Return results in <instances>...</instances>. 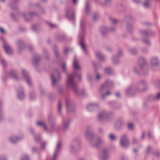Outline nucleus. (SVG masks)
<instances>
[{"instance_id":"obj_1","label":"nucleus","mask_w":160,"mask_h":160,"mask_svg":"<svg viewBox=\"0 0 160 160\" xmlns=\"http://www.w3.org/2000/svg\"><path fill=\"white\" fill-rule=\"evenodd\" d=\"M73 68L75 71H81V67L79 66L76 57H75L73 63ZM76 76L80 81H81V75L79 73L76 71L72 74L69 75H67V86L68 87L72 89L75 94L78 96H84L86 95V91L84 89H82L81 91L79 90L78 86L76 82L73 81V78Z\"/></svg>"},{"instance_id":"obj_2","label":"nucleus","mask_w":160,"mask_h":160,"mask_svg":"<svg viewBox=\"0 0 160 160\" xmlns=\"http://www.w3.org/2000/svg\"><path fill=\"white\" fill-rule=\"evenodd\" d=\"M93 130V128L92 126L89 125L87 127L85 136L88 141L90 146L92 148H95L103 145L105 144L104 139L100 137L95 138Z\"/></svg>"},{"instance_id":"obj_3","label":"nucleus","mask_w":160,"mask_h":160,"mask_svg":"<svg viewBox=\"0 0 160 160\" xmlns=\"http://www.w3.org/2000/svg\"><path fill=\"white\" fill-rule=\"evenodd\" d=\"M85 30V23L83 20H81L80 24V30L79 33V44L83 52L85 54H88V51L84 43Z\"/></svg>"},{"instance_id":"obj_4","label":"nucleus","mask_w":160,"mask_h":160,"mask_svg":"<svg viewBox=\"0 0 160 160\" xmlns=\"http://www.w3.org/2000/svg\"><path fill=\"white\" fill-rule=\"evenodd\" d=\"M139 33L142 36V41L147 45H151V42L149 40L145 37L148 36H151L152 34H154V33L152 31H148L145 30H142L139 31Z\"/></svg>"},{"instance_id":"obj_5","label":"nucleus","mask_w":160,"mask_h":160,"mask_svg":"<svg viewBox=\"0 0 160 160\" xmlns=\"http://www.w3.org/2000/svg\"><path fill=\"white\" fill-rule=\"evenodd\" d=\"M51 78L52 82V86L54 87L61 80V77L57 69L55 70L51 74Z\"/></svg>"},{"instance_id":"obj_6","label":"nucleus","mask_w":160,"mask_h":160,"mask_svg":"<svg viewBox=\"0 0 160 160\" xmlns=\"http://www.w3.org/2000/svg\"><path fill=\"white\" fill-rule=\"evenodd\" d=\"M66 105L67 111L68 112H73L76 110L75 102L71 100L69 98L66 100Z\"/></svg>"},{"instance_id":"obj_7","label":"nucleus","mask_w":160,"mask_h":160,"mask_svg":"<svg viewBox=\"0 0 160 160\" xmlns=\"http://www.w3.org/2000/svg\"><path fill=\"white\" fill-rule=\"evenodd\" d=\"M147 88V82L143 80H141L138 81L135 86V89L137 91H144L146 90Z\"/></svg>"},{"instance_id":"obj_8","label":"nucleus","mask_w":160,"mask_h":160,"mask_svg":"<svg viewBox=\"0 0 160 160\" xmlns=\"http://www.w3.org/2000/svg\"><path fill=\"white\" fill-rule=\"evenodd\" d=\"M62 142L60 141H58L56 145V148L54 151L53 157L50 160H56L58 156L59 155L62 148Z\"/></svg>"},{"instance_id":"obj_9","label":"nucleus","mask_w":160,"mask_h":160,"mask_svg":"<svg viewBox=\"0 0 160 160\" xmlns=\"http://www.w3.org/2000/svg\"><path fill=\"white\" fill-rule=\"evenodd\" d=\"M1 39L2 42L3 47L6 54L9 55L12 54L13 51L10 46L4 39L2 38Z\"/></svg>"},{"instance_id":"obj_10","label":"nucleus","mask_w":160,"mask_h":160,"mask_svg":"<svg viewBox=\"0 0 160 160\" xmlns=\"http://www.w3.org/2000/svg\"><path fill=\"white\" fill-rule=\"evenodd\" d=\"M65 15L68 20L74 23L75 20V16L74 12L73 10L70 9L68 8L66 11Z\"/></svg>"},{"instance_id":"obj_11","label":"nucleus","mask_w":160,"mask_h":160,"mask_svg":"<svg viewBox=\"0 0 160 160\" xmlns=\"http://www.w3.org/2000/svg\"><path fill=\"white\" fill-rule=\"evenodd\" d=\"M120 144L122 147L124 148H127L129 146L130 142L126 134L123 135L121 136Z\"/></svg>"},{"instance_id":"obj_12","label":"nucleus","mask_w":160,"mask_h":160,"mask_svg":"<svg viewBox=\"0 0 160 160\" xmlns=\"http://www.w3.org/2000/svg\"><path fill=\"white\" fill-rule=\"evenodd\" d=\"M106 87V85L103 84L101 85L100 89L99 92L102 95L101 98L103 99H104L107 96L111 94V93L109 91H107L105 93Z\"/></svg>"},{"instance_id":"obj_13","label":"nucleus","mask_w":160,"mask_h":160,"mask_svg":"<svg viewBox=\"0 0 160 160\" xmlns=\"http://www.w3.org/2000/svg\"><path fill=\"white\" fill-rule=\"evenodd\" d=\"M71 121V119L69 118H63L62 122V128L63 131H66L69 129Z\"/></svg>"},{"instance_id":"obj_14","label":"nucleus","mask_w":160,"mask_h":160,"mask_svg":"<svg viewBox=\"0 0 160 160\" xmlns=\"http://www.w3.org/2000/svg\"><path fill=\"white\" fill-rule=\"evenodd\" d=\"M79 143V140L77 138L73 139L70 145V151L72 153H74Z\"/></svg>"},{"instance_id":"obj_15","label":"nucleus","mask_w":160,"mask_h":160,"mask_svg":"<svg viewBox=\"0 0 160 160\" xmlns=\"http://www.w3.org/2000/svg\"><path fill=\"white\" fill-rule=\"evenodd\" d=\"M110 157L108 149L104 148L102 150V154L100 155L99 158L102 160H109Z\"/></svg>"},{"instance_id":"obj_16","label":"nucleus","mask_w":160,"mask_h":160,"mask_svg":"<svg viewBox=\"0 0 160 160\" xmlns=\"http://www.w3.org/2000/svg\"><path fill=\"white\" fill-rule=\"evenodd\" d=\"M22 76L26 80L27 83L29 86H31V80L28 72L25 69H23L22 70Z\"/></svg>"},{"instance_id":"obj_17","label":"nucleus","mask_w":160,"mask_h":160,"mask_svg":"<svg viewBox=\"0 0 160 160\" xmlns=\"http://www.w3.org/2000/svg\"><path fill=\"white\" fill-rule=\"evenodd\" d=\"M137 90L135 89V86L131 85L129 86L125 91L126 94L129 96H133L136 93Z\"/></svg>"},{"instance_id":"obj_18","label":"nucleus","mask_w":160,"mask_h":160,"mask_svg":"<svg viewBox=\"0 0 160 160\" xmlns=\"http://www.w3.org/2000/svg\"><path fill=\"white\" fill-rule=\"evenodd\" d=\"M21 15L26 21H30L32 20L33 17L38 16V14L36 12H30L29 14H26L25 12H22Z\"/></svg>"},{"instance_id":"obj_19","label":"nucleus","mask_w":160,"mask_h":160,"mask_svg":"<svg viewBox=\"0 0 160 160\" xmlns=\"http://www.w3.org/2000/svg\"><path fill=\"white\" fill-rule=\"evenodd\" d=\"M150 63L152 67H155L158 66L160 64L159 58L157 57H152L150 59Z\"/></svg>"},{"instance_id":"obj_20","label":"nucleus","mask_w":160,"mask_h":160,"mask_svg":"<svg viewBox=\"0 0 160 160\" xmlns=\"http://www.w3.org/2000/svg\"><path fill=\"white\" fill-rule=\"evenodd\" d=\"M109 19L111 24L110 29L112 31H114L116 30L115 26L118 24L119 20L116 18L110 17L109 18Z\"/></svg>"},{"instance_id":"obj_21","label":"nucleus","mask_w":160,"mask_h":160,"mask_svg":"<svg viewBox=\"0 0 160 160\" xmlns=\"http://www.w3.org/2000/svg\"><path fill=\"white\" fill-rule=\"evenodd\" d=\"M110 114L105 110L101 111L98 115V119L100 121L108 118Z\"/></svg>"},{"instance_id":"obj_22","label":"nucleus","mask_w":160,"mask_h":160,"mask_svg":"<svg viewBox=\"0 0 160 160\" xmlns=\"http://www.w3.org/2000/svg\"><path fill=\"white\" fill-rule=\"evenodd\" d=\"M99 105L97 103H91L88 105L87 106V110L90 112L94 111L96 108L98 107Z\"/></svg>"},{"instance_id":"obj_23","label":"nucleus","mask_w":160,"mask_h":160,"mask_svg":"<svg viewBox=\"0 0 160 160\" xmlns=\"http://www.w3.org/2000/svg\"><path fill=\"white\" fill-rule=\"evenodd\" d=\"M17 96L18 98L20 100H22L25 98V95L24 94L23 88L22 87L20 88L17 90Z\"/></svg>"},{"instance_id":"obj_24","label":"nucleus","mask_w":160,"mask_h":160,"mask_svg":"<svg viewBox=\"0 0 160 160\" xmlns=\"http://www.w3.org/2000/svg\"><path fill=\"white\" fill-rule=\"evenodd\" d=\"M41 60V57L40 55L38 54L35 55L33 57V59L32 61V63L34 65L36 66Z\"/></svg>"},{"instance_id":"obj_25","label":"nucleus","mask_w":160,"mask_h":160,"mask_svg":"<svg viewBox=\"0 0 160 160\" xmlns=\"http://www.w3.org/2000/svg\"><path fill=\"white\" fill-rule=\"evenodd\" d=\"M138 63L141 68H143L146 64L145 59L142 57H140L139 58L138 60Z\"/></svg>"},{"instance_id":"obj_26","label":"nucleus","mask_w":160,"mask_h":160,"mask_svg":"<svg viewBox=\"0 0 160 160\" xmlns=\"http://www.w3.org/2000/svg\"><path fill=\"white\" fill-rule=\"evenodd\" d=\"M128 51L131 54L133 55H136L138 52V50L134 47H132L129 48Z\"/></svg>"},{"instance_id":"obj_27","label":"nucleus","mask_w":160,"mask_h":160,"mask_svg":"<svg viewBox=\"0 0 160 160\" xmlns=\"http://www.w3.org/2000/svg\"><path fill=\"white\" fill-rule=\"evenodd\" d=\"M127 30L130 33H132L134 31V28L132 25L129 23H127L126 25Z\"/></svg>"},{"instance_id":"obj_28","label":"nucleus","mask_w":160,"mask_h":160,"mask_svg":"<svg viewBox=\"0 0 160 160\" xmlns=\"http://www.w3.org/2000/svg\"><path fill=\"white\" fill-rule=\"evenodd\" d=\"M18 0H13L9 4L10 6L12 9H15L17 7V2Z\"/></svg>"},{"instance_id":"obj_29","label":"nucleus","mask_w":160,"mask_h":160,"mask_svg":"<svg viewBox=\"0 0 160 160\" xmlns=\"http://www.w3.org/2000/svg\"><path fill=\"white\" fill-rule=\"evenodd\" d=\"M100 31L102 35L103 36L106 35L108 32L107 28L105 27H102L100 29Z\"/></svg>"},{"instance_id":"obj_30","label":"nucleus","mask_w":160,"mask_h":160,"mask_svg":"<svg viewBox=\"0 0 160 160\" xmlns=\"http://www.w3.org/2000/svg\"><path fill=\"white\" fill-rule=\"evenodd\" d=\"M124 19L125 20H128L129 22H132L135 20V18L133 16L128 15L125 16L124 17Z\"/></svg>"},{"instance_id":"obj_31","label":"nucleus","mask_w":160,"mask_h":160,"mask_svg":"<svg viewBox=\"0 0 160 160\" xmlns=\"http://www.w3.org/2000/svg\"><path fill=\"white\" fill-rule=\"evenodd\" d=\"M104 72L108 75H110L113 73V70L110 67H106L104 69Z\"/></svg>"},{"instance_id":"obj_32","label":"nucleus","mask_w":160,"mask_h":160,"mask_svg":"<svg viewBox=\"0 0 160 160\" xmlns=\"http://www.w3.org/2000/svg\"><path fill=\"white\" fill-rule=\"evenodd\" d=\"M124 124L123 122L121 120H118L117 121L116 123V127L119 129Z\"/></svg>"},{"instance_id":"obj_33","label":"nucleus","mask_w":160,"mask_h":160,"mask_svg":"<svg viewBox=\"0 0 160 160\" xmlns=\"http://www.w3.org/2000/svg\"><path fill=\"white\" fill-rule=\"evenodd\" d=\"M104 84H105L106 86L112 87L114 86V82L112 80L108 79L106 80Z\"/></svg>"},{"instance_id":"obj_34","label":"nucleus","mask_w":160,"mask_h":160,"mask_svg":"<svg viewBox=\"0 0 160 160\" xmlns=\"http://www.w3.org/2000/svg\"><path fill=\"white\" fill-rule=\"evenodd\" d=\"M17 45L18 48L20 49H22L24 47V44L23 41L20 40H18L17 41Z\"/></svg>"},{"instance_id":"obj_35","label":"nucleus","mask_w":160,"mask_h":160,"mask_svg":"<svg viewBox=\"0 0 160 160\" xmlns=\"http://www.w3.org/2000/svg\"><path fill=\"white\" fill-rule=\"evenodd\" d=\"M10 76L13 79L17 80L18 78L16 75V72L15 70L11 71L9 73Z\"/></svg>"},{"instance_id":"obj_36","label":"nucleus","mask_w":160,"mask_h":160,"mask_svg":"<svg viewBox=\"0 0 160 160\" xmlns=\"http://www.w3.org/2000/svg\"><path fill=\"white\" fill-rule=\"evenodd\" d=\"M96 57L100 60L103 61L104 59V57L102 55L101 52L99 51H97L96 52Z\"/></svg>"},{"instance_id":"obj_37","label":"nucleus","mask_w":160,"mask_h":160,"mask_svg":"<svg viewBox=\"0 0 160 160\" xmlns=\"http://www.w3.org/2000/svg\"><path fill=\"white\" fill-rule=\"evenodd\" d=\"M20 138L15 136H12L10 138V141L12 143L14 144Z\"/></svg>"},{"instance_id":"obj_38","label":"nucleus","mask_w":160,"mask_h":160,"mask_svg":"<svg viewBox=\"0 0 160 160\" xmlns=\"http://www.w3.org/2000/svg\"><path fill=\"white\" fill-rule=\"evenodd\" d=\"M112 61L113 64H117L119 63V58L115 56H113L112 58Z\"/></svg>"},{"instance_id":"obj_39","label":"nucleus","mask_w":160,"mask_h":160,"mask_svg":"<svg viewBox=\"0 0 160 160\" xmlns=\"http://www.w3.org/2000/svg\"><path fill=\"white\" fill-rule=\"evenodd\" d=\"M37 125L40 127L42 128L45 131H48V128L46 127V125L44 123L41 122H37Z\"/></svg>"},{"instance_id":"obj_40","label":"nucleus","mask_w":160,"mask_h":160,"mask_svg":"<svg viewBox=\"0 0 160 160\" xmlns=\"http://www.w3.org/2000/svg\"><path fill=\"white\" fill-rule=\"evenodd\" d=\"M65 38V36L61 34L58 35L56 37V39L57 40L60 41H63L64 40Z\"/></svg>"},{"instance_id":"obj_41","label":"nucleus","mask_w":160,"mask_h":160,"mask_svg":"<svg viewBox=\"0 0 160 160\" xmlns=\"http://www.w3.org/2000/svg\"><path fill=\"white\" fill-rule=\"evenodd\" d=\"M151 0H145L143 2V5L146 8H149Z\"/></svg>"},{"instance_id":"obj_42","label":"nucleus","mask_w":160,"mask_h":160,"mask_svg":"<svg viewBox=\"0 0 160 160\" xmlns=\"http://www.w3.org/2000/svg\"><path fill=\"white\" fill-rule=\"evenodd\" d=\"M108 137L109 139L111 141H115L117 139V138L115 135L112 133L108 134Z\"/></svg>"},{"instance_id":"obj_43","label":"nucleus","mask_w":160,"mask_h":160,"mask_svg":"<svg viewBox=\"0 0 160 160\" xmlns=\"http://www.w3.org/2000/svg\"><path fill=\"white\" fill-rule=\"evenodd\" d=\"M62 103L61 102H59L58 105V111L59 114L60 115L62 114Z\"/></svg>"},{"instance_id":"obj_44","label":"nucleus","mask_w":160,"mask_h":160,"mask_svg":"<svg viewBox=\"0 0 160 160\" xmlns=\"http://www.w3.org/2000/svg\"><path fill=\"white\" fill-rule=\"evenodd\" d=\"M90 11V7L88 2H87L85 5V12L86 13L88 14Z\"/></svg>"},{"instance_id":"obj_45","label":"nucleus","mask_w":160,"mask_h":160,"mask_svg":"<svg viewBox=\"0 0 160 160\" xmlns=\"http://www.w3.org/2000/svg\"><path fill=\"white\" fill-rule=\"evenodd\" d=\"M152 150L151 148V147L150 146H148L146 149V154L147 155L149 154L150 153H152Z\"/></svg>"},{"instance_id":"obj_46","label":"nucleus","mask_w":160,"mask_h":160,"mask_svg":"<svg viewBox=\"0 0 160 160\" xmlns=\"http://www.w3.org/2000/svg\"><path fill=\"white\" fill-rule=\"evenodd\" d=\"M147 99L149 102H156L154 96L150 95L148 96Z\"/></svg>"},{"instance_id":"obj_47","label":"nucleus","mask_w":160,"mask_h":160,"mask_svg":"<svg viewBox=\"0 0 160 160\" xmlns=\"http://www.w3.org/2000/svg\"><path fill=\"white\" fill-rule=\"evenodd\" d=\"M54 52L55 55L56 57H58L59 56V53L58 51V49L56 46H54Z\"/></svg>"},{"instance_id":"obj_48","label":"nucleus","mask_w":160,"mask_h":160,"mask_svg":"<svg viewBox=\"0 0 160 160\" xmlns=\"http://www.w3.org/2000/svg\"><path fill=\"white\" fill-rule=\"evenodd\" d=\"M132 72L134 74L138 75L139 74V72L138 70V68L136 67H133L132 69Z\"/></svg>"},{"instance_id":"obj_49","label":"nucleus","mask_w":160,"mask_h":160,"mask_svg":"<svg viewBox=\"0 0 160 160\" xmlns=\"http://www.w3.org/2000/svg\"><path fill=\"white\" fill-rule=\"evenodd\" d=\"M112 2V0H104V5L106 6L110 5Z\"/></svg>"},{"instance_id":"obj_50","label":"nucleus","mask_w":160,"mask_h":160,"mask_svg":"<svg viewBox=\"0 0 160 160\" xmlns=\"http://www.w3.org/2000/svg\"><path fill=\"white\" fill-rule=\"evenodd\" d=\"M62 69L63 72L66 73L67 72V66L65 62H63L62 63Z\"/></svg>"},{"instance_id":"obj_51","label":"nucleus","mask_w":160,"mask_h":160,"mask_svg":"<svg viewBox=\"0 0 160 160\" xmlns=\"http://www.w3.org/2000/svg\"><path fill=\"white\" fill-rule=\"evenodd\" d=\"M156 101H158L160 100V92L157 93L155 95H154Z\"/></svg>"},{"instance_id":"obj_52","label":"nucleus","mask_w":160,"mask_h":160,"mask_svg":"<svg viewBox=\"0 0 160 160\" xmlns=\"http://www.w3.org/2000/svg\"><path fill=\"white\" fill-rule=\"evenodd\" d=\"M30 98L31 100L34 99L36 97V95L35 93L32 92L30 93Z\"/></svg>"},{"instance_id":"obj_53","label":"nucleus","mask_w":160,"mask_h":160,"mask_svg":"<svg viewBox=\"0 0 160 160\" xmlns=\"http://www.w3.org/2000/svg\"><path fill=\"white\" fill-rule=\"evenodd\" d=\"M43 54L44 55H46L45 56V58L47 59L49 58V55L48 54V52L47 50L45 49H43Z\"/></svg>"},{"instance_id":"obj_54","label":"nucleus","mask_w":160,"mask_h":160,"mask_svg":"<svg viewBox=\"0 0 160 160\" xmlns=\"http://www.w3.org/2000/svg\"><path fill=\"white\" fill-rule=\"evenodd\" d=\"M72 49L71 48H66L64 49V53L65 54H67L69 52H72Z\"/></svg>"},{"instance_id":"obj_55","label":"nucleus","mask_w":160,"mask_h":160,"mask_svg":"<svg viewBox=\"0 0 160 160\" xmlns=\"http://www.w3.org/2000/svg\"><path fill=\"white\" fill-rule=\"evenodd\" d=\"M122 55V52L121 49L118 50L117 55H116V57H118V58H119Z\"/></svg>"},{"instance_id":"obj_56","label":"nucleus","mask_w":160,"mask_h":160,"mask_svg":"<svg viewBox=\"0 0 160 160\" xmlns=\"http://www.w3.org/2000/svg\"><path fill=\"white\" fill-rule=\"evenodd\" d=\"M99 15L97 14H94L92 15V18L93 20L96 21L99 18Z\"/></svg>"},{"instance_id":"obj_57","label":"nucleus","mask_w":160,"mask_h":160,"mask_svg":"<svg viewBox=\"0 0 160 160\" xmlns=\"http://www.w3.org/2000/svg\"><path fill=\"white\" fill-rule=\"evenodd\" d=\"M21 160H29V158L28 156L25 154L22 155Z\"/></svg>"},{"instance_id":"obj_58","label":"nucleus","mask_w":160,"mask_h":160,"mask_svg":"<svg viewBox=\"0 0 160 160\" xmlns=\"http://www.w3.org/2000/svg\"><path fill=\"white\" fill-rule=\"evenodd\" d=\"M34 139L36 142H39L41 140V138L39 135H36L34 137Z\"/></svg>"},{"instance_id":"obj_59","label":"nucleus","mask_w":160,"mask_h":160,"mask_svg":"<svg viewBox=\"0 0 160 160\" xmlns=\"http://www.w3.org/2000/svg\"><path fill=\"white\" fill-rule=\"evenodd\" d=\"M95 78L97 81H100L101 79V76L98 73L96 72Z\"/></svg>"},{"instance_id":"obj_60","label":"nucleus","mask_w":160,"mask_h":160,"mask_svg":"<svg viewBox=\"0 0 160 160\" xmlns=\"http://www.w3.org/2000/svg\"><path fill=\"white\" fill-rule=\"evenodd\" d=\"M1 61L2 64L4 67L6 66V65H7V62L3 58H2L1 59Z\"/></svg>"},{"instance_id":"obj_61","label":"nucleus","mask_w":160,"mask_h":160,"mask_svg":"<svg viewBox=\"0 0 160 160\" xmlns=\"http://www.w3.org/2000/svg\"><path fill=\"white\" fill-rule=\"evenodd\" d=\"M128 127L129 129L132 130L133 128V125L132 123H129L128 124Z\"/></svg>"},{"instance_id":"obj_62","label":"nucleus","mask_w":160,"mask_h":160,"mask_svg":"<svg viewBox=\"0 0 160 160\" xmlns=\"http://www.w3.org/2000/svg\"><path fill=\"white\" fill-rule=\"evenodd\" d=\"M147 136L149 138H152L153 136L152 133L150 132H148L147 133Z\"/></svg>"},{"instance_id":"obj_63","label":"nucleus","mask_w":160,"mask_h":160,"mask_svg":"<svg viewBox=\"0 0 160 160\" xmlns=\"http://www.w3.org/2000/svg\"><path fill=\"white\" fill-rule=\"evenodd\" d=\"M87 79L88 81H91L92 80V75L90 74H88L87 76Z\"/></svg>"},{"instance_id":"obj_64","label":"nucleus","mask_w":160,"mask_h":160,"mask_svg":"<svg viewBox=\"0 0 160 160\" xmlns=\"http://www.w3.org/2000/svg\"><path fill=\"white\" fill-rule=\"evenodd\" d=\"M64 88H60L59 89V93L60 94H62L64 92Z\"/></svg>"}]
</instances>
